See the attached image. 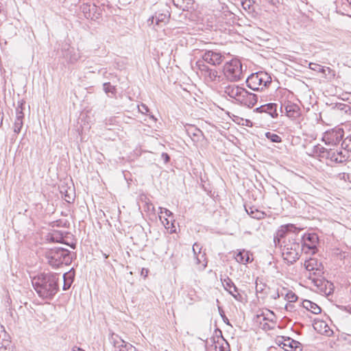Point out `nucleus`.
<instances>
[{
    "mask_svg": "<svg viewBox=\"0 0 351 351\" xmlns=\"http://www.w3.org/2000/svg\"><path fill=\"white\" fill-rule=\"evenodd\" d=\"M59 275L57 274H40L32 279L34 289L43 299L51 300L57 293L59 286Z\"/></svg>",
    "mask_w": 351,
    "mask_h": 351,
    "instance_id": "1",
    "label": "nucleus"
},
{
    "mask_svg": "<svg viewBox=\"0 0 351 351\" xmlns=\"http://www.w3.org/2000/svg\"><path fill=\"white\" fill-rule=\"evenodd\" d=\"M301 239L298 235H288L286 239L278 246L280 247L282 255L288 263H293L299 259L302 248L300 246Z\"/></svg>",
    "mask_w": 351,
    "mask_h": 351,
    "instance_id": "2",
    "label": "nucleus"
},
{
    "mask_svg": "<svg viewBox=\"0 0 351 351\" xmlns=\"http://www.w3.org/2000/svg\"><path fill=\"white\" fill-rule=\"evenodd\" d=\"M314 153L322 159L327 160V163H343L350 157L347 149L342 147L326 148L320 145L314 147Z\"/></svg>",
    "mask_w": 351,
    "mask_h": 351,
    "instance_id": "3",
    "label": "nucleus"
},
{
    "mask_svg": "<svg viewBox=\"0 0 351 351\" xmlns=\"http://www.w3.org/2000/svg\"><path fill=\"white\" fill-rule=\"evenodd\" d=\"M48 263L54 268L62 265H69L72 262V255L69 250L63 247H54L45 252Z\"/></svg>",
    "mask_w": 351,
    "mask_h": 351,
    "instance_id": "4",
    "label": "nucleus"
},
{
    "mask_svg": "<svg viewBox=\"0 0 351 351\" xmlns=\"http://www.w3.org/2000/svg\"><path fill=\"white\" fill-rule=\"evenodd\" d=\"M271 82V77L267 73L260 71L251 74L246 80L248 88L253 90H260Z\"/></svg>",
    "mask_w": 351,
    "mask_h": 351,
    "instance_id": "5",
    "label": "nucleus"
},
{
    "mask_svg": "<svg viewBox=\"0 0 351 351\" xmlns=\"http://www.w3.org/2000/svg\"><path fill=\"white\" fill-rule=\"evenodd\" d=\"M223 73L228 80L237 82L243 77L242 64L240 60L233 59L226 62L223 66Z\"/></svg>",
    "mask_w": 351,
    "mask_h": 351,
    "instance_id": "6",
    "label": "nucleus"
},
{
    "mask_svg": "<svg viewBox=\"0 0 351 351\" xmlns=\"http://www.w3.org/2000/svg\"><path fill=\"white\" fill-rule=\"evenodd\" d=\"M196 65L201 75L208 82H213L217 84L221 80V75L219 72L215 69L210 68L203 61L198 60Z\"/></svg>",
    "mask_w": 351,
    "mask_h": 351,
    "instance_id": "7",
    "label": "nucleus"
},
{
    "mask_svg": "<svg viewBox=\"0 0 351 351\" xmlns=\"http://www.w3.org/2000/svg\"><path fill=\"white\" fill-rule=\"evenodd\" d=\"M300 239L302 252L305 254H315L317 252V245L319 241L317 234H304Z\"/></svg>",
    "mask_w": 351,
    "mask_h": 351,
    "instance_id": "8",
    "label": "nucleus"
},
{
    "mask_svg": "<svg viewBox=\"0 0 351 351\" xmlns=\"http://www.w3.org/2000/svg\"><path fill=\"white\" fill-rule=\"evenodd\" d=\"M301 228L295 227L293 224L288 223L281 226L274 235V242L276 247L282 243L284 239L288 237V235H298Z\"/></svg>",
    "mask_w": 351,
    "mask_h": 351,
    "instance_id": "9",
    "label": "nucleus"
},
{
    "mask_svg": "<svg viewBox=\"0 0 351 351\" xmlns=\"http://www.w3.org/2000/svg\"><path fill=\"white\" fill-rule=\"evenodd\" d=\"M277 344L285 351H301V343L288 337H279L276 340Z\"/></svg>",
    "mask_w": 351,
    "mask_h": 351,
    "instance_id": "10",
    "label": "nucleus"
},
{
    "mask_svg": "<svg viewBox=\"0 0 351 351\" xmlns=\"http://www.w3.org/2000/svg\"><path fill=\"white\" fill-rule=\"evenodd\" d=\"M169 8L167 5H165L163 9L156 12L154 16H152L148 19L147 24L151 25L154 23V21H156V24L157 25L165 24L169 21Z\"/></svg>",
    "mask_w": 351,
    "mask_h": 351,
    "instance_id": "11",
    "label": "nucleus"
},
{
    "mask_svg": "<svg viewBox=\"0 0 351 351\" xmlns=\"http://www.w3.org/2000/svg\"><path fill=\"white\" fill-rule=\"evenodd\" d=\"M204 62L208 63L213 66H217L223 61L224 56L217 51L206 50L202 56Z\"/></svg>",
    "mask_w": 351,
    "mask_h": 351,
    "instance_id": "12",
    "label": "nucleus"
},
{
    "mask_svg": "<svg viewBox=\"0 0 351 351\" xmlns=\"http://www.w3.org/2000/svg\"><path fill=\"white\" fill-rule=\"evenodd\" d=\"M304 267L307 271L315 276H321L324 271V266L322 263L319 262L316 258H310L304 262Z\"/></svg>",
    "mask_w": 351,
    "mask_h": 351,
    "instance_id": "13",
    "label": "nucleus"
},
{
    "mask_svg": "<svg viewBox=\"0 0 351 351\" xmlns=\"http://www.w3.org/2000/svg\"><path fill=\"white\" fill-rule=\"evenodd\" d=\"M257 101L258 96L256 95L243 88L237 103L248 108H252Z\"/></svg>",
    "mask_w": 351,
    "mask_h": 351,
    "instance_id": "14",
    "label": "nucleus"
},
{
    "mask_svg": "<svg viewBox=\"0 0 351 351\" xmlns=\"http://www.w3.org/2000/svg\"><path fill=\"white\" fill-rule=\"evenodd\" d=\"M222 285L223 288L237 301H242L243 297L240 294L238 288L236 287L232 280L229 278L226 277L224 279H221Z\"/></svg>",
    "mask_w": 351,
    "mask_h": 351,
    "instance_id": "15",
    "label": "nucleus"
},
{
    "mask_svg": "<svg viewBox=\"0 0 351 351\" xmlns=\"http://www.w3.org/2000/svg\"><path fill=\"white\" fill-rule=\"evenodd\" d=\"M254 112L260 113H267L269 114L272 118L278 117L277 113V104L274 103L267 104L256 108Z\"/></svg>",
    "mask_w": 351,
    "mask_h": 351,
    "instance_id": "16",
    "label": "nucleus"
},
{
    "mask_svg": "<svg viewBox=\"0 0 351 351\" xmlns=\"http://www.w3.org/2000/svg\"><path fill=\"white\" fill-rule=\"evenodd\" d=\"M243 88L236 85H228L224 87V93L237 102Z\"/></svg>",
    "mask_w": 351,
    "mask_h": 351,
    "instance_id": "17",
    "label": "nucleus"
},
{
    "mask_svg": "<svg viewBox=\"0 0 351 351\" xmlns=\"http://www.w3.org/2000/svg\"><path fill=\"white\" fill-rule=\"evenodd\" d=\"M286 114L291 119H296L300 116V108L298 105L289 102L284 106Z\"/></svg>",
    "mask_w": 351,
    "mask_h": 351,
    "instance_id": "18",
    "label": "nucleus"
},
{
    "mask_svg": "<svg viewBox=\"0 0 351 351\" xmlns=\"http://www.w3.org/2000/svg\"><path fill=\"white\" fill-rule=\"evenodd\" d=\"M81 10L87 19L92 18L96 12L97 7L95 4L90 3H84L81 5Z\"/></svg>",
    "mask_w": 351,
    "mask_h": 351,
    "instance_id": "19",
    "label": "nucleus"
},
{
    "mask_svg": "<svg viewBox=\"0 0 351 351\" xmlns=\"http://www.w3.org/2000/svg\"><path fill=\"white\" fill-rule=\"evenodd\" d=\"M173 5L183 11H188L193 7L192 0H173Z\"/></svg>",
    "mask_w": 351,
    "mask_h": 351,
    "instance_id": "20",
    "label": "nucleus"
},
{
    "mask_svg": "<svg viewBox=\"0 0 351 351\" xmlns=\"http://www.w3.org/2000/svg\"><path fill=\"white\" fill-rule=\"evenodd\" d=\"M45 239L49 242L62 243L64 239L63 233L59 231H53L46 235Z\"/></svg>",
    "mask_w": 351,
    "mask_h": 351,
    "instance_id": "21",
    "label": "nucleus"
},
{
    "mask_svg": "<svg viewBox=\"0 0 351 351\" xmlns=\"http://www.w3.org/2000/svg\"><path fill=\"white\" fill-rule=\"evenodd\" d=\"M302 306L304 308L313 314H319L322 311L321 308L317 304L308 300L303 301Z\"/></svg>",
    "mask_w": 351,
    "mask_h": 351,
    "instance_id": "22",
    "label": "nucleus"
},
{
    "mask_svg": "<svg viewBox=\"0 0 351 351\" xmlns=\"http://www.w3.org/2000/svg\"><path fill=\"white\" fill-rule=\"evenodd\" d=\"M236 261L242 264H246L251 262L252 260H250V254L247 251L244 250L239 251L235 257Z\"/></svg>",
    "mask_w": 351,
    "mask_h": 351,
    "instance_id": "23",
    "label": "nucleus"
},
{
    "mask_svg": "<svg viewBox=\"0 0 351 351\" xmlns=\"http://www.w3.org/2000/svg\"><path fill=\"white\" fill-rule=\"evenodd\" d=\"M255 1L253 0H243L241 2V5L248 14L254 15L255 14Z\"/></svg>",
    "mask_w": 351,
    "mask_h": 351,
    "instance_id": "24",
    "label": "nucleus"
},
{
    "mask_svg": "<svg viewBox=\"0 0 351 351\" xmlns=\"http://www.w3.org/2000/svg\"><path fill=\"white\" fill-rule=\"evenodd\" d=\"M245 210L247 213L248 215H250L251 217L261 219L264 218L265 213L262 211L258 210V209L254 208V207H245Z\"/></svg>",
    "mask_w": 351,
    "mask_h": 351,
    "instance_id": "25",
    "label": "nucleus"
},
{
    "mask_svg": "<svg viewBox=\"0 0 351 351\" xmlns=\"http://www.w3.org/2000/svg\"><path fill=\"white\" fill-rule=\"evenodd\" d=\"M218 331L221 335L222 342L220 343L219 341H217L215 345L216 351H230V346L228 343L222 337L221 331L220 330H218Z\"/></svg>",
    "mask_w": 351,
    "mask_h": 351,
    "instance_id": "26",
    "label": "nucleus"
},
{
    "mask_svg": "<svg viewBox=\"0 0 351 351\" xmlns=\"http://www.w3.org/2000/svg\"><path fill=\"white\" fill-rule=\"evenodd\" d=\"M109 335V341L112 344H113L116 349L119 347V346H120L122 343H124L125 341L121 337H120L117 334H115L114 332H110Z\"/></svg>",
    "mask_w": 351,
    "mask_h": 351,
    "instance_id": "27",
    "label": "nucleus"
},
{
    "mask_svg": "<svg viewBox=\"0 0 351 351\" xmlns=\"http://www.w3.org/2000/svg\"><path fill=\"white\" fill-rule=\"evenodd\" d=\"M335 138L336 141L338 140V136L336 132L332 131V132H326L322 140L325 141L326 144H330L332 143L335 141Z\"/></svg>",
    "mask_w": 351,
    "mask_h": 351,
    "instance_id": "28",
    "label": "nucleus"
},
{
    "mask_svg": "<svg viewBox=\"0 0 351 351\" xmlns=\"http://www.w3.org/2000/svg\"><path fill=\"white\" fill-rule=\"evenodd\" d=\"M116 351H138L137 349L132 344L124 341V343L121 344L116 349Z\"/></svg>",
    "mask_w": 351,
    "mask_h": 351,
    "instance_id": "29",
    "label": "nucleus"
},
{
    "mask_svg": "<svg viewBox=\"0 0 351 351\" xmlns=\"http://www.w3.org/2000/svg\"><path fill=\"white\" fill-rule=\"evenodd\" d=\"M164 217V220L162 219V216H160V220L162 221L165 227L167 228V229H171V232H175L176 231V229H175V226L173 225V222L175 221L174 220H173V219L171 218V220H169L168 218L165 217Z\"/></svg>",
    "mask_w": 351,
    "mask_h": 351,
    "instance_id": "30",
    "label": "nucleus"
},
{
    "mask_svg": "<svg viewBox=\"0 0 351 351\" xmlns=\"http://www.w3.org/2000/svg\"><path fill=\"white\" fill-rule=\"evenodd\" d=\"M265 136L273 143H280L282 141V138L280 136L270 132H266Z\"/></svg>",
    "mask_w": 351,
    "mask_h": 351,
    "instance_id": "31",
    "label": "nucleus"
},
{
    "mask_svg": "<svg viewBox=\"0 0 351 351\" xmlns=\"http://www.w3.org/2000/svg\"><path fill=\"white\" fill-rule=\"evenodd\" d=\"M104 90L106 94L111 93L112 95L116 94V88L112 86L110 82H106L103 84Z\"/></svg>",
    "mask_w": 351,
    "mask_h": 351,
    "instance_id": "32",
    "label": "nucleus"
},
{
    "mask_svg": "<svg viewBox=\"0 0 351 351\" xmlns=\"http://www.w3.org/2000/svg\"><path fill=\"white\" fill-rule=\"evenodd\" d=\"M2 337H5V331L4 330V328L2 325L0 324V339H1ZM2 342H0V348H5L6 349L7 346L9 344V341L8 340H5L4 338H2Z\"/></svg>",
    "mask_w": 351,
    "mask_h": 351,
    "instance_id": "33",
    "label": "nucleus"
},
{
    "mask_svg": "<svg viewBox=\"0 0 351 351\" xmlns=\"http://www.w3.org/2000/svg\"><path fill=\"white\" fill-rule=\"evenodd\" d=\"M23 120H21L20 119H15L14 123V132L16 134H19L21 132V130L23 127Z\"/></svg>",
    "mask_w": 351,
    "mask_h": 351,
    "instance_id": "34",
    "label": "nucleus"
},
{
    "mask_svg": "<svg viewBox=\"0 0 351 351\" xmlns=\"http://www.w3.org/2000/svg\"><path fill=\"white\" fill-rule=\"evenodd\" d=\"M341 146L351 152V134L348 136L342 142Z\"/></svg>",
    "mask_w": 351,
    "mask_h": 351,
    "instance_id": "35",
    "label": "nucleus"
},
{
    "mask_svg": "<svg viewBox=\"0 0 351 351\" xmlns=\"http://www.w3.org/2000/svg\"><path fill=\"white\" fill-rule=\"evenodd\" d=\"M23 103L22 101L19 102V106L16 109V119H23L24 114L23 112Z\"/></svg>",
    "mask_w": 351,
    "mask_h": 351,
    "instance_id": "36",
    "label": "nucleus"
},
{
    "mask_svg": "<svg viewBox=\"0 0 351 351\" xmlns=\"http://www.w3.org/2000/svg\"><path fill=\"white\" fill-rule=\"evenodd\" d=\"M69 55L70 56L69 57V60L72 64L76 62L80 58L79 53L75 51L73 49L69 51Z\"/></svg>",
    "mask_w": 351,
    "mask_h": 351,
    "instance_id": "37",
    "label": "nucleus"
},
{
    "mask_svg": "<svg viewBox=\"0 0 351 351\" xmlns=\"http://www.w3.org/2000/svg\"><path fill=\"white\" fill-rule=\"evenodd\" d=\"M309 68L311 70H313V71L319 72V73H324L325 72V69L324 68V66H321L320 64H316V63L311 62L309 64Z\"/></svg>",
    "mask_w": 351,
    "mask_h": 351,
    "instance_id": "38",
    "label": "nucleus"
},
{
    "mask_svg": "<svg viewBox=\"0 0 351 351\" xmlns=\"http://www.w3.org/2000/svg\"><path fill=\"white\" fill-rule=\"evenodd\" d=\"M285 300H287L289 302H294L298 300V296L295 295V293L290 291L286 293Z\"/></svg>",
    "mask_w": 351,
    "mask_h": 351,
    "instance_id": "39",
    "label": "nucleus"
},
{
    "mask_svg": "<svg viewBox=\"0 0 351 351\" xmlns=\"http://www.w3.org/2000/svg\"><path fill=\"white\" fill-rule=\"evenodd\" d=\"M187 132L190 136H196L199 137L202 135V131L197 128H191L187 130Z\"/></svg>",
    "mask_w": 351,
    "mask_h": 351,
    "instance_id": "40",
    "label": "nucleus"
},
{
    "mask_svg": "<svg viewBox=\"0 0 351 351\" xmlns=\"http://www.w3.org/2000/svg\"><path fill=\"white\" fill-rule=\"evenodd\" d=\"M337 178L339 180H344L346 182H351V175L346 173H340L337 175Z\"/></svg>",
    "mask_w": 351,
    "mask_h": 351,
    "instance_id": "41",
    "label": "nucleus"
},
{
    "mask_svg": "<svg viewBox=\"0 0 351 351\" xmlns=\"http://www.w3.org/2000/svg\"><path fill=\"white\" fill-rule=\"evenodd\" d=\"M138 109L139 112L145 114H147L149 111L148 107L144 104L138 105Z\"/></svg>",
    "mask_w": 351,
    "mask_h": 351,
    "instance_id": "42",
    "label": "nucleus"
},
{
    "mask_svg": "<svg viewBox=\"0 0 351 351\" xmlns=\"http://www.w3.org/2000/svg\"><path fill=\"white\" fill-rule=\"evenodd\" d=\"M159 209L160 210V214H165L164 217L173 218V213L169 210L162 207H160Z\"/></svg>",
    "mask_w": 351,
    "mask_h": 351,
    "instance_id": "43",
    "label": "nucleus"
},
{
    "mask_svg": "<svg viewBox=\"0 0 351 351\" xmlns=\"http://www.w3.org/2000/svg\"><path fill=\"white\" fill-rule=\"evenodd\" d=\"M195 256V261L197 265L201 264L202 262L205 261V254H198Z\"/></svg>",
    "mask_w": 351,
    "mask_h": 351,
    "instance_id": "44",
    "label": "nucleus"
},
{
    "mask_svg": "<svg viewBox=\"0 0 351 351\" xmlns=\"http://www.w3.org/2000/svg\"><path fill=\"white\" fill-rule=\"evenodd\" d=\"M66 274H64L63 275V278H64V285H63V289H64V290H67V289H69L70 288L72 282H73V280H67L66 279Z\"/></svg>",
    "mask_w": 351,
    "mask_h": 351,
    "instance_id": "45",
    "label": "nucleus"
},
{
    "mask_svg": "<svg viewBox=\"0 0 351 351\" xmlns=\"http://www.w3.org/2000/svg\"><path fill=\"white\" fill-rule=\"evenodd\" d=\"M193 252L194 253V255H197V252H198V254L201 253V247H199V244L195 243L193 245Z\"/></svg>",
    "mask_w": 351,
    "mask_h": 351,
    "instance_id": "46",
    "label": "nucleus"
},
{
    "mask_svg": "<svg viewBox=\"0 0 351 351\" xmlns=\"http://www.w3.org/2000/svg\"><path fill=\"white\" fill-rule=\"evenodd\" d=\"M161 158L165 161V163H167L170 160V157L167 153H162Z\"/></svg>",
    "mask_w": 351,
    "mask_h": 351,
    "instance_id": "47",
    "label": "nucleus"
},
{
    "mask_svg": "<svg viewBox=\"0 0 351 351\" xmlns=\"http://www.w3.org/2000/svg\"><path fill=\"white\" fill-rule=\"evenodd\" d=\"M56 223H57V226H61V225H60V223H62V222L61 221H56ZM66 222H64V224H63V225H62V226H66Z\"/></svg>",
    "mask_w": 351,
    "mask_h": 351,
    "instance_id": "48",
    "label": "nucleus"
},
{
    "mask_svg": "<svg viewBox=\"0 0 351 351\" xmlns=\"http://www.w3.org/2000/svg\"><path fill=\"white\" fill-rule=\"evenodd\" d=\"M72 351H84V350H83L82 349H81L80 348L74 347L73 348Z\"/></svg>",
    "mask_w": 351,
    "mask_h": 351,
    "instance_id": "49",
    "label": "nucleus"
},
{
    "mask_svg": "<svg viewBox=\"0 0 351 351\" xmlns=\"http://www.w3.org/2000/svg\"><path fill=\"white\" fill-rule=\"evenodd\" d=\"M149 118L152 119L154 121H156V119L155 118V117L153 115V114H148Z\"/></svg>",
    "mask_w": 351,
    "mask_h": 351,
    "instance_id": "50",
    "label": "nucleus"
},
{
    "mask_svg": "<svg viewBox=\"0 0 351 351\" xmlns=\"http://www.w3.org/2000/svg\"><path fill=\"white\" fill-rule=\"evenodd\" d=\"M278 298H280V294L278 293H277L276 295H275V296H274V298L277 299Z\"/></svg>",
    "mask_w": 351,
    "mask_h": 351,
    "instance_id": "51",
    "label": "nucleus"
},
{
    "mask_svg": "<svg viewBox=\"0 0 351 351\" xmlns=\"http://www.w3.org/2000/svg\"><path fill=\"white\" fill-rule=\"evenodd\" d=\"M70 246H71L73 249H75V244L70 245Z\"/></svg>",
    "mask_w": 351,
    "mask_h": 351,
    "instance_id": "52",
    "label": "nucleus"
},
{
    "mask_svg": "<svg viewBox=\"0 0 351 351\" xmlns=\"http://www.w3.org/2000/svg\"><path fill=\"white\" fill-rule=\"evenodd\" d=\"M291 304H287V305H286V306H285V307H286V308H287V309H288V308H289V307H291Z\"/></svg>",
    "mask_w": 351,
    "mask_h": 351,
    "instance_id": "53",
    "label": "nucleus"
},
{
    "mask_svg": "<svg viewBox=\"0 0 351 351\" xmlns=\"http://www.w3.org/2000/svg\"><path fill=\"white\" fill-rule=\"evenodd\" d=\"M267 1L270 2V3H273V1H274V0H267Z\"/></svg>",
    "mask_w": 351,
    "mask_h": 351,
    "instance_id": "54",
    "label": "nucleus"
},
{
    "mask_svg": "<svg viewBox=\"0 0 351 351\" xmlns=\"http://www.w3.org/2000/svg\"><path fill=\"white\" fill-rule=\"evenodd\" d=\"M0 116H1V120L2 121L3 120V115L0 114ZM1 124H2V121L1 122Z\"/></svg>",
    "mask_w": 351,
    "mask_h": 351,
    "instance_id": "55",
    "label": "nucleus"
},
{
    "mask_svg": "<svg viewBox=\"0 0 351 351\" xmlns=\"http://www.w3.org/2000/svg\"><path fill=\"white\" fill-rule=\"evenodd\" d=\"M66 201L70 202V197H69V199H66Z\"/></svg>",
    "mask_w": 351,
    "mask_h": 351,
    "instance_id": "56",
    "label": "nucleus"
},
{
    "mask_svg": "<svg viewBox=\"0 0 351 351\" xmlns=\"http://www.w3.org/2000/svg\"><path fill=\"white\" fill-rule=\"evenodd\" d=\"M227 320H225V322H227V324H229L228 319L226 318Z\"/></svg>",
    "mask_w": 351,
    "mask_h": 351,
    "instance_id": "57",
    "label": "nucleus"
},
{
    "mask_svg": "<svg viewBox=\"0 0 351 351\" xmlns=\"http://www.w3.org/2000/svg\"><path fill=\"white\" fill-rule=\"evenodd\" d=\"M227 320H225V322H227V324H229L228 319L226 318Z\"/></svg>",
    "mask_w": 351,
    "mask_h": 351,
    "instance_id": "58",
    "label": "nucleus"
},
{
    "mask_svg": "<svg viewBox=\"0 0 351 351\" xmlns=\"http://www.w3.org/2000/svg\"><path fill=\"white\" fill-rule=\"evenodd\" d=\"M202 265H203L204 267H205L206 266V263H203Z\"/></svg>",
    "mask_w": 351,
    "mask_h": 351,
    "instance_id": "59",
    "label": "nucleus"
},
{
    "mask_svg": "<svg viewBox=\"0 0 351 351\" xmlns=\"http://www.w3.org/2000/svg\"><path fill=\"white\" fill-rule=\"evenodd\" d=\"M282 108H283V106L281 105V107H280V110L282 111Z\"/></svg>",
    "mask_w": 351,
    "mask_h": 351,
    "instance_id": "60",
    "label": "nucleus"
},
{
    "mask_svg": "<svg viewBox=\"0 0 351 351\" xmlns=\"http://www.w3.org/2000/svg\"><path fill=\"white\" fill-rule=\"evenodd\" d=\"M105 258H106L108 256L106 254H104Z\"/></svg>",
    "mask_w": 351,
    "mask_h": 351,
    "instance_id": "61",
    "label": "nucleus"
},
{
    "mask_svg": "<svg viewBox=\"0 0 351 351\" xmlns=\"http://www.w3.org/2000/svg\"><path fill=\"white\" fill-rule=\"evenodd\" d=\"M350 3L351 4V0L350 1Z\"/></svg>",
    "mask_w": 351,
    "mask_h": 351,
    "instance_id": "62",
    "label": "nucleus"
}]
</instances>
